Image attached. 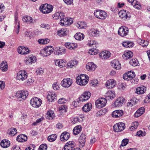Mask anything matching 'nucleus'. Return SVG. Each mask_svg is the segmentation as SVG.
<instances>
[{
  "mask_svg": "<svg viewBox=\"0 0 150 150\" xmlns=\"http://www.w3.org/2000/svg\"><path fill=\"white\" fill-rule=\"evenodd\" d=\"M54 17L56 19L63 20L65 16L62 12H58L54 14Z\"/></svg>",
  "mask_w": 150,
  "mask_h": 150,
  "instance_id": "31",
  "label": "nucleus"
},
{
  "mask_svg": "<svg viewBox=\"0 0 150 150\" xmlns=\"http://www.w3.org/2000/svg\"><path fill=\"white\" fill-rule=\"evenodd\" d=\"M50 41V40L48 39H39L38 40V42L39 44H45L49 42Z\"/></svg>",
  "mask_w": 150,
  "mask_h": 150,
  "instance_id": "52",
  "label": "nucleus"
},
{
  "mask_svg": "<svg viewBox=\"0 0 150 150\" xmlns=\"http://www.w3.org/2000/svg\"><path fill=\"white\" fill-rule=\"evenodd\" d=\"M81 129L82 127L81 125L76 126L73 129V133L75 135H77L80 133Z\"/></svg>",
  "mask_w": 150,
  "mask_h": 150,
  "instance_id": "37",
  "label": "nucleus"
},
{
  "mask_svg": "<svg viewBox=\"0 0 150 150\" xmlns=\"http://www.w3.org/2000/svg\"><path fill=\"white\" fill-rule=\"evenodd\" d=\"M135 76V74L134 72L129 71L127 73L124 74L123 78L125 80L131 81L132 79L134 78Z\"/></svg>",
  "mask_w": 150,
  "mask_h": 150,
  "instance_id": "11",
  "label": "nucleus"
},
{
  "mask_svg": "<svg viewBox=\"0 0 150 150\" xmlns=\"http://www.w3.org/2000/svg\"><path fill=\"white\" fill-rule=\"evenodd\" d=\"M130 64L133 66H137L139 64V62L136 59H132L129 61Z\"/></svg>",
  "mask_w": 150,
  "mask_h": 150,
  "instance_id": "50",
  "label": "nucleus"
},
{
  "mask_svg": "<svg viewBox=\"0 0 150 150\" xmlns=\"http://www.w3.org/2000/svg\"><path fill=\"white\" fill-rule=\"evenodd\" d=\"M66 47L70 49H74L76 48L77 45L74 43H66L65 44Z\"/></svg>",
  "mask_w": 150,
  "mask_h": 150,
  "instance_id": "33",
  "label": "nucleus"
},
{
  "mask_svg": "<svg viewBox=\"0 0 150 150\" xmlns=\"http://www.w3.org/2000/svg\"><path fill=\"white\" fill-rule=\"evenodd\" d=\"M78 63L77 61L75 60H71L67 64L68 67L70 68H73L76 67Z\"/></svg>",
  "mask_w": 150,
  "mask_h": 150,
  "instance_id": "41",
  "label": "nucleus"
},
{
  "mask_svg": "<svg viewBox=\"0 0 150 150\" xmlns=\"http://www.w3.org/2000/svg\"><path fill=\"white\" fill-rule=\"evenodd\" d=\"M57 138V136L56 134H53L48 136L47 140L50 142H53Z\"/></svg>",
  "mask_w": 150,
  "mask_h": 150,
  "instance_id": "48",
  "label": "nucleus"
},
{
  "mask_svg": "<svg viewBox=\"0 0 150 150\" xmlns=\"http://www.w3.org/2000/svg\"><path fill=\"white\" fill-rule=\"evenodd\" d=\"M15 23L16 24L14 28V31L18 34L19 32V30L20 28V24L18 20V17L17 14L15 15Z\"/></svg>",
  "mask_w": 150,
  "mask_h": 150,
  "instance_id": "18",
  "label": "nucleus"
},
{
  "mask_svg": "<svg viewBox=\"0 0 150 150\" xmlns=\"http://www.w3.org/2000/svg\"><path fill=\"white\" fill-rule=\"evenodd\" d=\"M123 114V111L121 110H117L114 111L112 113V116L115 118L119 117Z\"/></svg>",
  "mask_w": 150,
  "mask_h": 150,
  "instance_id": "25",
  "label": "nucleus"
},
{
  "mask_svg": "<svg viewBox=\"0 0 150 150\" xmlns=\"http://www.w3.org/2000/svg\"><path fill=\"white\" fill-rule=\"evenodd\" d=\"M133 53L130 51H125L123 54V57L125 59L131 58L133 56Z\"/></svg>",
  "mask_w": 150,
  "mask_h": 150,
  "instance_id": "30",
  "label": "nucleus"
},
{
  "mask_svg": "<svg viewBox=\"0 0 150 150\" xmlns=\"http://www.w3.org/2000/svg\"><path fill=\"white\" fill-rule=\"evenodd\" d=\"M119 17L124 20L130 17L129 13L124 10H121L119 12Z\"/></svg>",
  "mask_w": 150,
  "mask_h": 150,
  "instance_id": "16",
  "label": "nucleus"
},
{
  "mask_svg": "<svg viewBox=\"0 0 150 150\" xmlns=\"http://www.w3.org/2000/svg\"><path fill=\"white\" fill-rule=\"evenodd\" d=\"M36 72L37 74H42L44 73V69L41 68H38L36 69Z\"/></svg>",
  "mask_w": 150,
  "mask_h": 150,
  "instance_id": "57",
  "label": "nucleus"
},
{
  "mask_svg": "<svg viewBox=\"0 0 150 150\" xmlns=\"http://www.w3.org/2000/svg\"><path fill=\"white\" fill-rule=\"evenodd\" d=\"M146 133L145 131H142L141 130H139L138 131L136 135L138 137L144 136L146 135Z\"/></svg>",
  "mask_w": 150,
  "mask_h": 150,
  "instance_id": "54",
  "label": "nucleus"
},
{
  "mask_svg": "<svg viewBox=\"0 0 150 150\" xmlns=\"http://www.w3.org/2000/svg\"><path fill=\"white\" fill-rule=\"evenodd\" d=\"M101 10H98L95 11L94 12V14L95 16L97 18H100V14Z\"/></svg>",
  "mask_w": 150,
  "mask_h": 150,
  "instance_id": "59",
  "label": "nucleus"
},
{
  "mask_svg": "<svg viewBox=\"0 0 150 150\" xmlns=\"http://www.w3.org/2000/svg\"><path fill=\"white\" fill-rule=\"evenodd\" d=\"M10 145V142L6 139L3 140L0 143L1 146L3 148H7Z\"/></svg>",
  "mask_w": 150,
  "mask_h": 150,
  "instance_id": "39",
  "label": "nucleus"
},
{
  "mask_svg": "<svg viewBox=\"0 0 150 150\" xmlns=\"http://www.w3.org/2000/svg\"><path fill=\"white\" fill-rule=\"evenodd\" d=\"M47 149V146L46 144H41L39 146L38 150H46Z\"/></svg>",
  "mask_w": 150,
  "mask_h": 150,
  "instance_id": "58",
  "label": "nucleus"
},
{
  "mask_svg": "<svg viewBox=\"0 0 150 150\" xmlns=\"http://www.w3.org/2000/svg\"><path fill=\"white\" fill-rule=\"evenodd\" d=\"M27 139V136L25 134H21L16 138V140L19 142H24Z\"/></svg>",
  "mask_w": 150,
  "mask_h": 150,
  "instance_id": "29",
  "label": "nucleus"
},
{
  "mask_svg": "<svg viewBox=\"0 0 150 150\" xmlns=\"http://www.w3.org/2000/svg\"><path fill=\"white\" fill-rule=\"evenodd\" d=\"M55 64L56 66H59L60 68L65 67L66 65L65 60L63 59H60L55 61Z\"/></svg>",
  "mask_w": 150,
  "mask_h": 150,
  "instance_id": "23",
  "label": "nucleus"
},
{
  "mask_svg": "<svg viewBox=\"0 0 150 150\" xmlns=\"http://www.w3.org/2000/svg\"><path fill=\"white\" fill-rule=\"evenodd\" d=\"M28 74L25 70H21L18 72L17 75V79L21 81H23L27 79Z\"/></svg>",
  "mask_w": 150,
  "mask_h": 150,
  "instance_id": "7",
  "label": "nucleus"
},
{
  "mask_svg": "<svg viewBox=\"0 0 150 150\" xmlns=\"http://www.w3.org/2000/svg\"><path fill=\"white\" fill-rule=\"evenodd\" d=\"M145 108L144 107H142L139 108L137 110V112L139 113L140 115H142L144 112Z\"/></svg>",
  "mask_w": 150,
  "mask_h": 150,
  "instance_id": "61",
  "label": "nucleus"
},
{
  "mask_svg": "<svg viewBox=\"0 0 150 150\" xmlns=\"http://www.w3.org/2000/svg\"><path fill=\"white\" fill-rule=\"evenodd\" d=\"M75 144L74 142L69 141L66 144L62 150H81L79 148H75Z\"/></svg>",
  "mask_w": 150,
  "mask_h": 150,
  "instance_id": "4",
  "label": "nucleus"
},
{
  "mask_svg": "<svg viewBox=\"0 0 150 150\" xmlns=\"http://www.w3.org/2000/svg\"><path fill=\"white\" fill-rule=\"evenodd\" d=\"M140 45H142L143 47H146L148 45L149 42L147 40H144L139 39Z\"/></svg>",
  "mask_w": 150,
  "mask_h": 150,
  "instance_id": "51",
  "label": "nucleus"
},
{
  "mask_svg": "<svg viewBox=\"0 0 150 150\" xmlns=\"http://www.w3.org/2000/svg\"><path fill=\"white\" fill-rule=\"evenodd\" d=\"M59 110L60 111L63 110L64 112H66L67 111V108L65 105H62L59 107Z\"/></svg>",
  "mask_w": 150,
  "mask_h": 150,
  "instance_id": "60",
  "label": "nucleus"
},
{
  "mask_svg": "<svg viewBox=\"0 0 150 150\" xmlns=\"http://www.w3.org/2000/svg\"><path fill=\"white\" fill-rule=\"evenodd\" d=\"M67 100L66 99L63 98H62L59 99L58 101L59 104H62L65 103L67 101Z\"/></svg>",
  "mask_w": 150,
  "mask_h": 150,
  "instance_id": "63",
  "label": "nucleus"
},
{
  "mask_svg": "<svg viewBox=\"0 0 150 150\" xmlns=\"http://www.w3.org/2000/svg\"><path fill=\"white\" fill-rule=\"evenodd\" d=\"M40 26L42 28H45L46 29H48L50 28V25L48 24H46L45 23H42L41 25Z\"/></svg>",
  "mask_w": 150,
  "mask_h": 150,
  "instance_id": "64",
  "label": "nucleus"
},
{
  "mask_svg": "<svg viewBox=\"0 0 150 150\" xmlns=\"http://www.w3.org/2000/svg\"><path fill=\"white\" fill-rule=\"evenodd\" d=\"M91 96V93L86 91L84 92L83 95H82L78 99L72 102V104L75 107L79 106L82 102H84L88 100Z\"/></svg>",
  "mask_w": 150,
  "mask_h": 150,
  "instance_id": "1",
  "label": "nucleus"
},
{
  "mask_svg": "<svg viewBox=\"0 0 150 150\" xmlns=\"http://www.w3.org/2000/svg\"><path fill=\"white\" fill-rule=\"evenodd\" d=\"M112 66L117 70H119L121 68V64L117 60H114L112 62Z\"/></svg>",
  "mask_w": 150,
  "mask_h": 150,
  "instance_id": "28",
  "label": "nucleus"
},
{
  "mask_svg": "<svg viewBox=\"0 0 150 150\" xmlns=\"http://www.w3.org/2000/svg\"><path fill=\"white\" fill-rule=\"evenodd\" d=\"M146 91V87L142 86L138 87L136 90V93L137 94H142L144 93Z\"/></svg>",
  "mask_w": 150,
  "mask_h": 150,
  "instance_id": "34",
  "label": "nucleus"
},
{
  "mask_svg": "<svg viewBox=\"0 0 150 150\" xmlns=\"http://www.w3.org/2000/svg\"><path fill=\"white\" fill-rule=\"evenodd\" d=\"M43 50L44 51V56L47 57L50 55L53 52L54 49L51 46H47L45 47Z\"/></svg>",
  "mask_w": 150,
  "mask_h": 150,
  "instance_id": "17",
  "label": "nucleus"
},
{
  "mask_svg": "<svg viewBox=\"0 0 150 150\" xmlns=\"http://www.w3.org/2000/svg\"><path fill=\"white\" fill-rule=\"evenodd\" d=\"M40 9L41 11L44 14L48 13L52 11L53 7L52 5L45 4L40 6Z\"/></svg>",
  "mask_w": 150,
  "mask_h": 150,
  "instance_id": "3",
  "label": "nucleus"
},
{
  "mask_svg": "<svg viewBox=\"0 0 150 150\" xmlns=\"http://www.w3.org/2000/svg\"><path fill=\"white\" fill-rule=\"evenodd\" d=\"M72 84V81L70 78L64 79L61 81L62 86L64 87H69Z\"/></svg>",
  "mask_w": 150,
  "mask_h": 150,
  "instance_id": "14",
  "label": "nucleus"
},
{
  "mask_svg": "<svg viewBox=\"0 0 150 150\" xmlns=\"http://www.w3.org/2000/svg\"><path fill=\"white\" fill-rule=\"evenodd\" d=\"M139 123L137 121H135L133 122L131 126L130 127V129L131 131L135 130L138 127Z\"/></svg>",
  "mask_w": 150,
  "mask_h": 150,
  "instance_id": "47",
  "label": "nucleus"
},
{
  "mask_svg": "<svg viewBox=\"0 0 150 150\" xmlns=\"http://www.w3.org/2000/svg\"><path fill=\"white\" fill-rule=\"evenodd\" d=\"M99 31L95 29L90 30L89 32V35L93 36H96L99 34Z\"/></svg>",
  "mask_w": 150,
  "mask_h": 150,
  "instance_id": "46",
  "label": "nucleus"
},
{
  "mask_svg": "<svg viewBox=\"0 0 150 150\" xmlns=\"http://www.w3.org/2000/svg\"><path fill=\"white\" fill-rule=\"evenodd\" d=\"M8 133L11 136H13L16 134L17 133V131L16 128L12 127L8 130Z\"/></svg>",
  "mask_w": 150,
  "mask_h": 150,
  "instance_id": "44",
  "label": "nucleus"
},
{
  "mask_svg": "<svg viewBox=\"0 0 150 150\" xmlns=\"http://www.w3.org/2000/svg\"><path fill=\"white\" fill-rule=\"evenodd\" d=\"M30 103L33 107L35 108H38L41 105L42 101L40 99L36 97H34L31 99Z\"/></svg>",
  "mask_w": 150,
  "mask_h": 150,
  "instance_id": "5",
  "label": "nucleus"
},
{
  "mask_svg": "<svg viewBox=\"0 0 150 150\" xmlns=\"http://www.w3.org/2000/svg\"><path fill=\"white\" fill-rule=\"evenodd\" d=\"M36 60V58L35 56H29L28 60L26 61V63L27 64H31L35 62Z\"/></svg>",
  "mask_w": 150,
  "mask_h": 150,
  "instance_id": "40",
  "label": "nucleus"
},
{
  "mask_svg": "<svg viewBox=\"0 0 150 150\" xmlns=\"http://www.w3.org/2000/svg\"><path fill=\"white\" fill-rule=\"evenodd\" d=\"M110 52L105 51L101 52L99 54V56L103 59H106L109 58L110 56Z\"/></svg>",
  "mask_w": 150,
  "mask_h": 150,
  "instance_id": "20",
  "label": "nucleus"
},
{
  "mask_svg": "<svg viewBox=\"0 0 150 150\" xmlns=\"http://www.w3.org/2000/svg\"><path fill=\"white\" fill-rule=\"evenodd\" d=\"M128 142L129 140L127 139H123L122 142V143L120 146V147L121 146H125L128 143Z\"/></svg>",
  "mask_w": 150,
  "mask_h": 150,
  "instance_id": "56",
  "label": "nucleus"
},
{
  "mask_svg": "<svg viewBox=\"0 0 150 150\" xmlns=\"http://www.w3.org/2000/svg\"><path fill=\"white\" fill-rule=\"evenodd\" d=\"M88 80V77L85 74L80 75L76 78V81L79 85L84 86L87 84Z\"/></svg>",
  "mask_w": 150,
  "mask_h": 150,
  "instance_id": "2",
  "label": "nucleus"
},
{
  "mask_svg": "<svg viewBox=\"0 0 150 150\" xmlns=\"http://www.w3.org/2000/svg\"><path fill=\"white\" fill-rule=\"evenodd\" d=\"M125 102V100L122 97H119L114 103V105L116 107H120Z\"/></svg>",
  "mask_w": 150,
  "mask_h": 150,
  "instance_id": "19",
  "label": "nucleus"
},
{
  "mask_svg": "<svg viewBox=\"0 0 150 150\" xmlns=\"http://www.w3.org/2000/svg\"><path fill=\"white\" fill-rule=\"evenodd\" d=\"M136 103V101L132 99L130 100L127 103V105L129 107H132Z\"/></svg>",
  "mask_w": 150,
  "mask_h": 150,
  "instance_id": "55",
  "label": "nucleus"
},
{
  "mask_svg": "<svg viewBox=\"0 0 150 150\" xmlns=\"http://www.w3.org/2000/svg\"><path fill=\"white\" fill-rule=\"evenodd\" d=\"M46 116L49 118H50L53 119L55 117L54 114V112L51 110H49L47 111L46 113Z\"/></svg>",
  "mask_w": 150,
  "mask_h": 150,
  "instance_id": "45",
  "label": "nucleus"
},
{
  "mask_svg": "<svg viewBox=\"0 0 150 150\" xmlns=\"http://www.w3.org/2000/svg\"><path fill=\"white\" fill-rule=\"evenodd\" d=\"M53 89L55 90H57L59 89V86L57 83H54L52 85Z\"/></svg>",
  "mask_w": 150,
  "mask_h": 150,
  "instance_id": "62",
  "label": "nucleus"
},
{
  "mask_svg": "<svg viewBox=\"0 0 150 150\" xmlns=\"http://www.w3.org/2000/svg\"><path fill=\"white\" fill-rule=\"evenodd\" d=\"M92 108V105L91 103H87L83 106L82 109L83 111L86 112L90 111Z\"/></svg>",
  "mask_w": 150,
  "mask_h": 150,
  "instance_id": "35",
  "label": "nucleus"
},
{
  "mask_svg": "<svg viewBox=\"0 0 150 150\" xmlns=\"http://www.w3.org/2000/svg\"><path fill=\"white\" fill-rule=\"evenodd\" d=\"M86 25V23L82 21H79L76 24V26L79 29L84 28Z\"/></svg>",
  "mask_w": 150,
  "mask_h": 150,
  "instance_id": "42",
  "label": "nucleus"
},
{
  "mask_svg": "<svg viewBox=\"0 0 150 150\" xmlns=\"http://www.w3.org/2000/svg\"><path fill=\"white\" fill-rule=\"evenodd\" d=\"M68 33V31L66 28L60 29L57 32V35L60 37H64Z\"/></svg>",
  "mask_w": 150,
  "mask_h": 150,
  "instance_id": "26",
  "label": "nucleus"
},
{
  "mask_svg": "<svg viewBox=\"0 0 150 150\" xmlns=\"http://www.w3.org/2000/svg\"><path fill=\"white\" fill-rule=\"evenodd\" d=\"M107 16V14L106 13L105 11L101 10L99 19H104L106 18Z\"/></svg>",
  "mask_w": 150,
  "mask_h": 150,
  "instance_id": "53",
  "label": "nucleus"
},
{
  "mask_svg": "<svg viewBox=\"0 0 150 150\" xmlns=\"http://www.w3.org/2000/svg\"><path fill=\"white\" fill-rule=\"evenodd\" d=\"M8 65L6 61H3L0 65V69L3 71H6L7 70Z\"/></svg>",
  "mask_w": 150,
  "mask_h": 150,
  "instance_id": "38",
  "label": "nucleus"
},
{
  "mask_svg": "<svg viewBox=\"0 0 150 150\" xmlns=\"http://www.w3.org/2000/svg\"><path fill=\"white\" fill-rule=\"evenodd\" d=\"M56 96L55 94L52 93L50 92L48 93L47 98L49 102L54 101L56 99Z\"/></svg>",
  "mask_w": 150,
  "mask_h": 150,
  "instance_id": "27",
  "label": "nucleus"
},
{
  "mask_svg": "<svg viewBox=\"0 0 150 150\" xmlns=\"http://www.w3.org/2000/svg\"><path fill=\"white\" fill-rule=\"evenodd\" d=\"M73 23V21L72 19L67 17L64 18L63 20H60V22L61 25H64L66 26L70 25Z\"/></svg>",
  "mask_w": 150,
  "mask_h": 150,
  "instance_id": "12",
  "label": "nucleus"
},
{
  "mask_svg": "<svg viewBox=\"0 0 150 150\" xmlns=\"http://www.w3.org/2000/svg\"><path fill=\"white\" fill-rule=\"evenodd\" d=\"M118 34L122 37H124L127 35L128 33V28L125 26H121L118 30Z\"/></svg>",
  "mask_w": 150,
  "mask_h": 150,
  "instance_id": "9",
  "label": "nucleus"
},
{
  "mask_svg": "<svg viewBox=\"0 0 150 150\" xmlns=\"http://www.w3.org/2000/svg\"><path fill=\"white\" fill-rule=\"evenodd\" d=\"M107 103L106 99L104 98H100L97 100L95 102L96 108H100L104 107Z\"/></svg>",
  "mask_w": 150,
  "mask_h": 150,
  "instance_id": "6",
  "label": "nucleus"
},
{
  "mask_svg": "<svg viewBox=\"0 0 150 150\" xmlns=\"http://www.w3.org/2000/svg\"><path fill=\"white\" fill-rule=\"evenodd\" d=\"M28 95V92L27 91H21L17 92L16 93V96L18 98L24 100Z\"/></svg>",
  "mask_w": 150,
  "mask_h": 150,
  "instance_id": "10",
  "label": "nucleus"
},
{
  "mask_svg": "<svg viewBox=\"0 0 150 150\" xmlns=\"http://www.w3.org/2000/svg\"><path fill=\"white\" fill-rule=\"evenodd\" d=\"M65 49L64 47L59 48V49H58L57 51L54 52V53L56 55H59V54H62L64 53Z\"/></svg>",
  "mask_w": 150,
  "mask_h": 150,
  "instance_id": "49",
  "label": "nucleus"
},
{
  "mask_svg": "<svg viewBox=\"0 0 150 150\" xmlns=\"http://www.w3.org/2000/svg\"><path fill=\"white\" fill-rule=\"evenodd\" d=\"M116 84V82L112 79H110L106 83L107 87L109 89L113 88Z\"/></svg>",
  "mask_w": 150,
  "mask_h": 150,
  "instance_id": "22",
  "label": "nucleus"
},
{
  "mask_svg": "<svg viewBox=\"0 0 150 150\" xmlns=\"http://www.w3.org/2000/svg\"><path fill=\"white\" fill-rule=\"evenodd\" d=\"M86 69L88 71H94L96 68V66L93 62L88 63L86 66Z\"/></svg>",
  "mask_w": 150,
  "mask_h": 150,
  "instance_id": "24",
  "label": "nucleus"
},
{
  "mask_svg": "<svg viewBox=\"0 0 150 150\" xmlns=\"http://www.w3.org/2000/svg\"><path fill=\"white\" fill-rule=\"evenodd\" d=\"M86 137V136L85 134L82 133L81 134L79 139L80 147H83L85 146Z\"/></svg>",
  "mask_w": 150,
  "mask_h": 150,
  "instance_id": "15",
  "label": "nucleus"
},
{
  "mask_svg": "<svg viewBox=\"0 0 150 150\" xmlns=\"http://www.w3.org/2000/svg\"><path fill=\"white\" fill-rule=\"evenodd\" d=\"M70 137L69 133L67 132H63L60 136V139L62 141L65 142Z\"/></svg>",
  "mask_w": 150,
  "mask_h": 150,
  "instance_id": "21",
  "label": "nucleus"
},
{
  "mask_svg": "<svg viewBox=\"0 0 150 150\" xmlns=\"http://www.w3.org/2000/svg\"><path fill=\"white\" fill-rule=\"evenodd\" d=\"M125 128L124 123L119 122L115 125L113 127V130L116 132H119L123 131Z\"/></svg>",
  "mask_w": 150,
  "mask_h": 150,
  "instance_id": "8",
  "label": "nucleus"
},
{
  "mask_svg": "<svg viewBox=\"0 0 150 150\" xmlns=\"http://www.w3.org/2000/svg\"><path fill=\"white\" fill-rule=\"evenodd\" d=\"M22 21L28 23H30L33 21L32 18L28 16H24L22 18Z\"/></svg>",
  "mask_w": 150,
  "mask_h": 150,
  "instance_id": "36",
  "label": "nucleus"
},
{
  "mask_svg": "<svg viewBox=\"0 0 150 150\" xmlns=\"http://www.w3.org/2000/svg\"><path fill=\"white\" fill-rule=\"evenodd\" d=\"M17 51L21 54H27L30 51L28 48H25L23 46H20L17 48Z\"/></svg>",
  "mask_w": 150,
  "mask_h": 150,
  "instance_id": "13",
  "label": "nucleus"
},
{
  "mask_svg": "<svg viewBox=\"0 0 150 150\" xmlns=\"http://www.w3.org/2000/svg\"><path fill=\"white\" fill-rule=\"evenodd\" d=\"M106 97L108 100L112 99L115 97V92L112 91H108L106 93Z\"/></svg>",
  "mask_w": 150,
  "mask_h": 150,
  "instance_id": "32",
  "label": "nucleus"
},
{
  "mask_svg": "<svg viewBox=\"0 0 150 150\" xmlns=\"http://www.w3.org/2000/svg\"><path fill=\"white\" fill-rule=\"evenodd\" d=\"M74 38L77 40H81L84 38V35L83 33H76L74 35Z\"/></svg>",
  "mask_w": 150,
  "mask_h": 150,
  "instance_id": "43",
  "label": "nucleus"
}]
</instances>
